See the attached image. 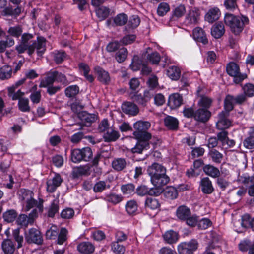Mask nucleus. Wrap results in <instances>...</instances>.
<instances>
[{"label":"nucleus","instance_id":"6e6552de","mask_svg":"<svg viewBox=\"0 0 254 254\" xmlns=\"http://www.w3.org/2000/svg\"><path fill=\"white\" fill-rule=\"evenodd\" d=\"M25 239L28 244L41 245L43 243V238L40 231L35 228H32L25 232Z\"/></svg>","mask_w":254,"mask_h":254},{"label":"nucleus","instance_id":"c03bdc74","mask_svg":"<svg viewBox=\"0 0 254 254\" xmlns=\"http://www.w3.org/2000/svg\"><path fill=\"white\" fill-rule=\"evenodd\" d=\"M208 154L212 161L216 163H220L223 158V155L215 149L210 150Z\"/></svg>","mask_w":254,"mask_h":254},{"label":"nucleus","instance_id":"338daca9","mask_svg":"<svg viewBox=\"0 0 254 254\" xmlns=\"http://www.w3.org/2000/svg\"><path fill=\"white\" fill-rule=\"evenodd\" d=\"M74 215V211L72 208H66L61 212V216L63 219H68L72 218Z\"/></svg>","mask_w":254,"mask_h":254},{"label":"nucleus","instance_id":"864d4df0","mask_svg":"<svg viewBox=\"0 0 254 254\" xmlns=\"http://www.w3.org/2000/svg\"><path fill=\"white\" fill-rule=\"evenodd\" d=\"M96 12L98 17L102 20L108 16L110 9L107 7L102 6L96 9Z\"/></svg>","mask_w":254,"mask_h":254},{"label":"nucleus","instance_id":"680f3d73","mask_svg":"<svg viewBox=\"0 0 254 254\" xmlns=\"http://www.w3.org/2000/svg\"><path fill=\"white\" fill-rule=\"evenodd\" d=\"M122 192L124 194H131L134 193L135 186L132 183L123 185L121 187Z\"/></svg>","mask_w":254,"mask_h":254},{"label":"nucleus","instance_id":"ea45409f","mask_svg":"<svg viewBox=\"0 0 254 254\" xmlns=\"http://www.w3.org/2000/svg\"><path fill=\"white\" fill-rule=\"evenodd\" d=\"M12 73V69L9 65H4L0 68V79L5 80L10 78Z\"/></svg>","mask_w":254,"mask_h":254},{"label":"nucleus","instance_id":"0e129e2a","mask_svg":"<svg viewBox=\"0 0 254 254\" xmlns=\"http://www.w3.org/2000/svg\"><path fill=\"white\" fill-rule=\"evenodd\" d=\"M170 10L168 4L162 2L159 4L157 8V13L160 16L165 15Z\"/></svg>","mask_w":254,"mask_h":254},{"label":"nucleus","instance_id":"bb28decb","mask_svg":"<svg viewBox=\"0 0 254 254\" xmlns=\"http://www.w3.org/2000/svg\"><path fill=\"white\" fill-rule=\"evenodd\" d=\"M55 81V77L54 71H50L47 74L46 76L42 79L39 85L41 88H46L52 85Z\"/></svg>","mask_w":254,"mask_h":254},{"label":"nucleus","instance_id":"f704fd0d","mask_svg":"<svg viewBox=\"0 0 254 254\" xmlns=\"http://www.w3.org/2000/svg\"><path fill=\"white\" fill-rule=\"evenodd\" d=\"M220 14V11L218 8H215L209 10L205 16L206 20L210 23L218 19Z\"/></svg>","mask_w":254,"mask_h":254},{"label":"nucleus","instance_id":"052dcab7","mask_svg":"<svg viewBox=\"0 0 254 254\" xmlns=\"http://www.w3.org/2000/svg\"><path fill=\"white\" fill-rule=\"evenodd\" d=\"M58 234V229L55 225L52 226L46 232V237L48 239H55Z\"/></svg>","mask_w":254,"mask_h":254},{"label":"nucleus","instance_id":"aec40b11","mask_svg":"<svg viewBox=\"0 0 254 254\" xmlns=\"http://www.w3.org/2000/svg\"><path fill=\"white\" fill-rule=\"evenodd\" d=\"M200 186L201 190L204 194H211L214 190L212 182L208 177H204L201 179L200 181Z\"/></svg>","mask_w":254,"mask_h":254},{"label":"nucleus","instance_id":"f03ea898","mask_svg":"<svg viewBox=\"0 0 254 254\" xmlns=\"http://www.w3.org/2000/svg\"><path fill=\"white\" fill-rule=\"evenodd\" d=\"M224 22L234 34L238 35L243 31L244 25L248 24L249 19L246 16H238L226 13L224 17Z\"/></svg>","mask_w":254,"mask_h":254},{"label":"nucleus","instance_id":"9b49d317","mask_svg":"<svg viewBox=\"0 0 254 254\" xmlns=\"http://www.w3.org/2000/svg\"><path fill=\"white\" fill-rule=\"evenodd\" d=\"M147 172L150 176L151 180L158 177L161 175L166 173V168L161 164L157 163H154L150 166L147 169Z\"/></svg>","mask_w":254,"mask_h":254},{"label":"nucleus","instance_id":"b1692460","mask_svg":"<svg viewBox=\"0 0 254 254\" xmlns=\"http://www.w3.org/2000/svg\"><path fill=\"white\" fill-rule=\"evenodd\" d=\"M225 31L224 25L222 22L215 23L211 30L212 36L216 39L221 38L225 33Z\"/></svg>","mask_w":254,"mask_h":254},{"label":"nucleus","instance_id":"c85d7f7f","mask_svg":"<svg viewBox=\"0 0 254 254\" xmlns=\"http://www.w3.org/2000/svg\"><path fill=\"white\" fill-rule=\"evenodd\" d=\"M90 167L88 166H81L75 168L72 171V175L74 178H78L82 176H88L90 175Z\"/></svg>","mask_w":254,"mask_h":254},{"label":"nucleus","instance_id":"e2e57ef3","mask_svg":"<svg viewBox=\"0 0 254 254\" xmlns=\"http://www.w3.org/2000/svg\"><path fill=\"white\" fill-rule=\"evenodd\" d=\"M212 100L207 96H202L198 102V105L202 107L203 108L207 109L209 108L212 103Z\"/></svg>","mask_w":254,"mask_h":254},{"label":"nucleus","instance_id":"3c124183","mask_svg":"<svg viewBox=\"0 0 254 254\" xmlns=\"http://www.w3.org/2000/svg\"><path fill=\"white\" fill-rule=\"evenodd\" d=\"M234 102V96L228 95H227L224 101V108L226 111V113H228L232 110L234 108V105L235 104Z\"/></svg>","mask_w":254,"mask_h":254},{"label":"nucleus","instance_id":"09e8293b","mask_svg":"<svg viewBox=\"0 0 254 254\" xmlns=\"http://www.w3.org/2000/svg\"><path fill=\"white\" fill-rule=\"evenodd\" d=\"M144 62L139 58L137 56H135L132 59V61L130 65L131 69L134 71L139 70L141 68Z\"/></svg>","mask_w":254,"mask_h":254},{"label":"nucleus","instance_id":"de8ad7c7","mask_svg":"<svg viewBox=\"0 0 254 254\" xmlns=\"http://www.w3.org/2000/svg\"><path fill=\"white\" fill-rule=\"evenodd\" d=\"M127 54V49L126 48L122 47L116 53L115 59L118 63H122L126 59Z\"/></svg>","mask_w":254,"mask_h":254},{"label":"nucleus","instance_id":"a211bd4d","mask_svg":"<svg viewBox=\"0 0 254 254\" xmlns=\"http://www.w3.org/2000/svg\"><path fill=\"white\" fill-rule=\"evenodd\" d=\"M182 97L179 93H174L169 96L168 105L172 109H176L182 104Z\"/></svg>","mask_w":254,"mask_h":254},{"label":"nucleus","instance_id":"f3484780","mask_svg":"<svg viewBox=\"0 0 254 254\" xmlns=\"http://www.w3.org/2000/svg\"><path fill=\"white\" fill-rule=\"evenodd\" d=\"M211 113L207 109L199 108L195 112L194 119L201 123H205L209 119Z\"/></svg>","mask_w":254,"mask_h":254},{"label":"nucleus","instance_id":"473e14b6","mask_svg":"<svg viewBox=\"0 0 254 254\" xmlns=\"http://www.w3.org/2000/svg\"><path fill=\"white\" fill-rule=\"evenodd\" d=\"M163 238L166 242L172 244L177 242L179 239V235L177 232L169 230L164 234Z\"/></svg>","mask_w":254,"mask_h":254},{"label":"nucleus","instance_id":"20e7f679","mask_svg":"<svg viewBox=\"0 0 254 254\" xmlns=\"http://www.w3.org/2000/svg\"><path fill=\"white\" fill-rule=\"evenodd\" d=\"M151 124L147 121H138L133 125L135 130L133 134L136 138H143L145 139L155 140V137H152L151 133L147 131L150 127Z\"/></svg>","mask_w":254,"mask_h":254},{"label":"nucleus","instance_id":"f257e3e1","mask_svg":"<svg viewBox=\"0 0 254 254\" xmlns=\"http://www.w3.org/2000/svg\"><path fill=\"white\" fill-rule=\"evenodd\" d=\"M20 43L15 49L19 54L23 53L26 50L29 55H32L36 49L37 55L41 56L46 50V39L42 37H38L37 41H34L31 44L28 41L33 38V35L28 33L22 34Z\"/></svg>","mask_w":254,"mask_h":254},{"label":"nucleus","instance_id":"ddd939ff","mask_svg":"<svg viewBox=\"0 0 254 254\" xmlns=\"http://www.w3.org/2000/svg\"><path fill=\"white\" fill-rule=\"evenodd\" d=\"M63 181L60 175L56 174L52 179L47 181V191L50 193L54 192L57 188L61 185Z\"/></svg>","mask_w":254,"mask_h":254},{"label":"nucleus","instance_id":"58836bf2","mask_svg":"<svg viewBox=\"0 0 254 254\" xmlns=\"http://www.w3.org/2000/svg\"><path fill=\"white\" fill-rule=\"evenodd\" d=\"M164 196L169 199H174L178 196V191L175 187L168 186L164 190L163 192Z\"/></svg>","mask_w":254,"mask_h":254},{"label":"nucleus","instance_id":"c9c22d12","mask_svg":"<svg viewBox=\"0 0 254 254\" xmlns=\"http://www.w3.org/2000/svg\"><path fill=\"white\" fill-rule=\"evenodd\" d=\"M167 75L172 80H177L180 77L181 71L175 66H172L167 70Z\"/></svg>","mask_w":254,"mask_h":254},{"label":"nucleus","instance_id":"13d9d810","mask_svg":"<svg viewBox=\"0 0 254 254\" xmlns=\"http://www.w3.org/2000/svg\"><path fill=\"white\" fill-rule=\"evenodd\" d=\"M128 20L127 16L124 13L117 15L114 19V22L117 26L125 25Z\"/></svg>","mask_w":254,"mask_h":254},{"label":"nucleus","instance_id":"6ab92c4d","mask_svg":"<svg viewBox=\"0 0 254 254\" xmlns=\"http://www.w3.org/2000/svg\"><path fill=\"white\" fill-rule=\"evenodd\" d=\"M144 57L147 61L154 64H158L161 60L159 54L156 51L151 52V49L150 48H148L144 53Z\"/></svg>","mask_w":254,"mask_h":254},{"label":"nucleus","instance_id":"774afa93","mask_svg":"<svg viewBox=\"0 0 254 254\" xmlns=\"http://www.w3.org/2000/svg\"><path fill=\"white\" fill-rule=\"evenodd\" d=\"M243 89L246 96L248 97L254 96V85L250 83L246 84Z\"/></svg>","mask_w":254,"mask_h":254},{"label":"nucleus","instance_id":"c756f323","mask_svg":"<svg viewBox=\"0 0 254 254\" xmlns=\"http://www.w3.org/2000/svg\"><path fill=\"white\" fill-rule=\"evenodd\" d=\"M111 188L110 184L106 181L100 180L93 186V191L95 193H101Z\"/></svg>","mask_w":254,"mask_h":254},{"label":"nucleus","instance_id":"9d476101","mask_svg":"<svg viewBox=\"0 0 254 254\" xmlns=\"http://www.w3.org/2000/svg\"><path fill=\"white\" fill-rule=\"evenodd\" d=\"M153 96V91L152 89L145 90L143 95L141 94H135L132 97V99L137 102L143 107H145L147 103L150 100Z\"/></svg>","mask_w":254,"mask_h":254},{"label":"nucleus","instance_id":"412c9836","mask_svg":"<svg viewBox=\"0 0 254 254\" xmlns=\"http://www.w3.org/2000/svg\"><path fill=\"white\" fill-rule=\"evenodd\" d=\"M77 249L82 254H91L95 251L94 246L89 242H83L79 243Z\"/></svg>","mask_w":254,"mask_h":254},{"label":"nucleus","instance_id":"cd10ccee","mask_svg":"<svg viewBox=\"0 0 254 254\" xmlns=\"http://www.w3.org/2000/svg\"><path fill=\"white\" fill-rule=\"evenodd\" d=\"M176 215L179 219L185 220L190 216L191 212L188 207L185 205H181L177 208Z\"/></svg>","mask_w":254,"mask_h":254},{"label":"nucleus","instance_id":"5fc2aeb1","mask_svg":"<svg viewBox=\"0 0 254 254\" xmlns=\"http://www.w3.org/2000/svg\"><path fill=\"white\" fill-rule=\"evenodd\" d=\"M17 216V213L13 209L7 210L3 214L4 220L7 222H13Z\"/></svg>","mask_w":254,"mask_h":254},{"label":"nucleus","instance_id":"a878e982","mask_svg":"<svg viewBox=\"0 0 254 254\" xmlns=\"http://www.w3.org/2000/svg\"><path fill=\"white\" fill-rule=\"evenodd\" d=\"M164 124L168 129L172 130H176L178 128L179 121L175 117L167 116L164 119Z\"/></svg>","mask_w":254,"mask_h":254},{"label":"nucleus","instance_id":"4468645a","mask_svg":"<svg viewBox=\"0 0 254 254\" xmlns=\"http://www.w3.org/2000/svg\"><path fill=\"white\" fill-rule=\"evenodd\" d=\"M229 113L225 111H222L218 115V120L216 123V126L218 129L224 130L228 128L231 125V122L227 117Z\"/></svg>","mask_w":254,"mask_h":254},{"label":"nucleus","instance_id":"e433bc0d","mask_svg":"<svg viewBox=\"0 0 254 254\" xmlns=\"http://www.w3.org/2000/svg\"><path fill=\"white\" fill-rule=\"evenodd\" d=\"M126 160L122 158H115L112 163L113 168L117 171L123 170L126 166Z\"/></svg>","mask_w":254,"mask_h":254},{"label":"nucleus","instance_id":"4d7b16f0","mask_svg":"<svg viewBox=\"0 0 254 254\" xmlns=\"http://www.w3.org/2000/svg\"><path fill=\"white\" fill-rule=\"evenodd\" d=\"M66 54L63 51H56L53 53L54 60L57 64H61L65 59Z\"/></svg>","mask_w":254,"mask_h":254},{"label":"nucleus","instance_id":"7c9ffc66","mask_svg":"<svg viewBox=\"0 0 254 254\" xmlns=\"http://www.w3.org/2000/svg\"><path fill=\"white\" fill-rule=\"evenodd\" d=\"M1 247L5 254H13L15 250L14 243L10 239L3 240Z\"/></svg>","mask_w":254,"mask_h":254},{"label":"nucleus","instance_id":"69168bd1","mask_svg":"<svg viewBox=\"0 0 254 254\" xmlns=\"http://www.w3.org/2000/svg\"><path fill=\"white\" fill-rule=\"evenodd\" d=\"M243 144L244 146L248 149L254 148V132L251 133L249 137L244 140Z\"/></svg>","mask_w":254,"mask_h":254},{"label":"nucleus","instance_id":"72a5a7b5","mask_svg":"<svg viewBox=\"0 0 254 254\" xmlns=\"http://www.w3.org/2000/svg\"><path fill=\"white\" fill-rule=\"evenodd\" d=\"M203 170L206 175L213 178L218 177L220 175L219 169L211 165H205L203 168Z\"/></svg>","mask_w":254,"mask_h":254},{"label":"nucleus","instance_id":"39448f33","mask_svg":"<svg viewBox=\"0 0 254 254\" xmlns=\"http://www.w3.org/2000/svg\"><path fill=\"white\" fill-rule=\"evenodd\" d=\"M92 155V151L90 147L75 149L71 152V160L74 163H79L82 161H88Z\"/></svg>","mask_w":254,"mask_h":254},{"label":"nucleus","instance_id":"4c0bfd02","mask_svg":"<svg viewBox=\"0 0 254 254\" xmlns=\"http://www.w3.org/2000/svg\"><path fill=\"white\" fill-rule=\"evenodd\" d=\"M8 96L12 100H19L22 99L24 97V92H22L20 90H18L17 92H15L16 89L14 87H8Z\"/></svg>","mask_w":254,"mask_h":254},{"label":"nucleus","instance_id":"dca6fc26","mask_svg":"<svg viewBox=\"0 0 254 254\" xmlns=\"http://www.w3.org/2000/svg\"><path fill=\"white\" fill-rule=\"evenodd\" d=\"M94 70L97 75V79L100 82L105 85L109 84L111 78L108 72L99 66L95 67Z\"/></svg>","mask_w":254,"mask_h":254},{"label":"nucleus","instance_id":"603ef678","mask_svg":"<svg viewBox=\"0 0 254 254\" xmlns=\"http://www.w3.org/2000/svg\"><path fill=\"white\" fill-rule=\"evenodd\" d=\"M16 223L18 225L24 228H26L29 224L31 225L28 216L24 214L19 215L16 220Z\"/></svg>","mask_w":254,"mask_h":254},{"label":"nucleus","instance_id":"37998d69","mask_svg":"<svg viewBox=\"0 0 254 254\" xmlns=\"http://www.w3.org/2000/svg\"><path fill=\"white\" fill-rule=\"evenodd\" d=\"M23 29L21 25H17L10 27L7 30L9 36L18 38L22 34Z\"/></svg>","mask_w":254,"mask_h":254},{"label":"nucleus","instance_id":"79ce46f5","mask_svg":"<svg viewBox=\"0 0 254 254\" xmlns=\"http://www.w3.org/2000/svg\"><path fill=\"white\" fill-rule=\"evenodd\" d=\"M199 12L198 9L190 10L186 17V20L190 24L196 23L199 16Z\"/></svg>","mask_w":254,"mask_h":254},{"label":"nucleus","instance_id":"2f4dec72","mask_svg":"<svg viewBox=\"0 0 254 254\" xmlns=\"http://www.w3.org/2000/svg\"><path fill=\"white\" fill-rule=\"evenodd\" d=\"M152 183L157 187H161L166 185L170 181V178L166 173L164 175H161L158 177L154 178L151 180Z\"/></svg>","mask_w":254,"mask_h":254},{"label":"nucleus","instance_id":"a19ab883","mask_svg":"<svg viewBox=\"0 0 254 254\" xmlns=\"http://www.w3.org/2000/svg\"><path fill=\"white\" fill-rule=\"evenodd\" d=\"M5 38V40L0 41V53L4 52L7 48L14 45L15 41L12 38L10 37L9 35L6 36Z\"/></svg>","mask_w":254,"mask_h":254},{"label":"nucleus","instance_id":"5701e85b","mask_svg":"<svg viewBox=\"0 0 254 254\" xmlns=\"http://www.w3.org/2000/svg\"><path fill=\"white\" fill-rule=\"evenodd\" d=\"M1 15L4 16H13L17 17L21 12V8L19 6H8L3 8Z\"/></svg>","mask_w":254,"mask_h":254},{"label":"nucleus","instance_id":"393cba45","mask_svg":"<svg viewBox=\"0 0 254 254\" xmlns=\"http://www.w3.org/2000/svg\"><path fill=\"white\" fill-rule=\"evenodd\" d=\"M120 136V134L119 132L115 130L112 127L108 128L103 135L105 140L107 142L115 141Z\"/></svg>","mask_w":254,"mask_h":254},{"label":"nucleus","instance_id":"0eeeda50","mask_svg":"<svg viewBox=\"0 0 254 254\" xmlns=\"http://www.w3.org/2000/svg\"><path fill=\"white\" fill-rule=\"evenodd\" d=\"M138 140L135 146L131 149L133 153H141L143 150H147L150 148V144L154 147L157 144L158 139L155 140L145 139L143 138H136Z\"/></svg>","mask_w":254,"mask_h":254},{"label":"nucleus","instance_id":"423d86ee","mask_svg":"<svg viewBox=\"0 0 254 254\" xmlns=\"http://www.w3.org/2000/svg\"><path fill=\"white\" fill-rule=\"evenodd\" d=\"M227 73L234 77V82L238 84L247 78L246 74H242L240 72L239 66L234 62H230L226 66Z\"/></svg>","mask_w":254,"mask_h":254},{"label":"nucleus","instance_id":"6e6d98bb","mask_svg":"<svg viewBox=\"0 0 254 254\" xmlns=\"http://www.w3.org/2000/svg\"><path fill=\"white\" fill-rule=\"evenodd\" d=\"M79 92V88L77 85H71L65 90V95L69 98L76 96Z\"/></svg>","mask_w":254,"mask_h":254},{"label":"nucleus","instance_id":"a18cd8bd","mask_svg":"<svg viewBox=\"0 0 254 254\" xmlns=\"http://www.w3.org/2000/svg\"><path fill=\"white\" fill-rule=\"evenodd\" d=\"M126 209L129 215L134 214L138 209V204L134 200L128 201L126 204Z\"/></svg>","mask_w":254,"mask_h":254},{"label":"nucleus","instance_id":"49530a36","mask_svg":"<svg viewBox=\"0 0 254 254\" xmlns=\"http://www.w3.org/2000/svg\"><path fill=\"white\" fill-rule=\"evenodd\" d=\"M29 99L27 98L20 99L18 101V106L19 110L23 112H29L30 111V107L29 104Z\"/></svg>","mask_w":254,"mask_h":254},{"label":"nucleus","instance_id":"f8f14e48","mask_svg":"<svg viewBox=\"0 0 254 254\" xmlns=\"http://www.w3.org/2000/svg\"><path fill=\"white\" fill-rule=\"evenodd\" d=\"M78 117L81 121V125L87 127L90 126L97 119V116L95 114H90L86 111L80 112Z\"/></svg>","mask_w":254,"mask_h":254},{"label":"nucleus","instance_id":"8fccbe9b","mask_svg":"<svg viewBox=\"0 0 254 254\" xmlns=\"http://www.w3.org/2000/svg\"><path fill=\"white\" fill-rule=\"evenodd\" d=\"M145 204L146 207L153 210L157 209L160 206V204L158 199L151 197L146 198Z\"/></svg>","mask_w":254,"mask_h":254},{"label":"nucleus","instance_id":"1a4fd4ad","mask_svg":"<svg viewBox=\"0 0 254 254\" xmlns=\"http://www.w3.org/2000/svg\"><path fill=\"white\" fill-rule=\"evenodd\" d=\"M198 242L192 239L189 242H182L178 246V252L179 254H192L197 249Z\"/></svg>","mask_w":254,"mask_h":254},{"label":"nucleus","instance_id":"7ed1b4c3","mask_svg":"<svg viewBox=\"0 0 254 254\" xmlns=\"http://www.w3.org/2000/svg\"><path fill=\"white\" fill-rule=\"evenodd\" d=\"M19 199L25 203V210L29 211L34 207H37L39 212H42L43 209V200L40 199L39 202L33 198V192L28 190L21 189L17 192Z\"/></svg>","mask_w":254,"mask_h":254},{"label":"nucleus","instance_id":"4be33fe9","mask_svg":"<svg viewBox=\"0 0 254 254\" xmlns=\"http://www.w3.org/2000/svg\"><path fill=\"white\" fill-rule=\"evenodd\" d=\"M193 36L194 39L198 42H201L204 45L208 43L205 31L200 27L195 28L193 30Z\"/></svg>","mask_w":254,"mask_h":254},{"label":"nucleus","instance_id":"2eb2a0df","mask_svg":"<svg viewBox=\"0 0 254 254\" xmlns=\"http://www.w3.org/2000/svg\"><path fill=\"white\" fill-rule=\"evenodd\" d=\"M122 110L124 113L131 116L136 115L139 111L138 106L131 102H125L123 103Z\"/></svg>","mask_w":254,"mask_h":254},{"label":"nucleus","instance_id":"bf43d9fd","mask_svg":"<svg viewBox=\"0 0 254 254\" xmlns=\"http://www.w3.org/2000/svg\"><path fill=\"white\" fill-rule=\"evenodd\" d=\"M12 236L14 240L17 243V248H20L22 247L23 242V237L20 234V229L17 228L13 230Z\"/></svg>","mask_w":254,"mask_h":254}]
</instances>
